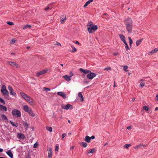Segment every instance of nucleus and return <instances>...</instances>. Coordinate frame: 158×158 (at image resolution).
<instances>
[{
    "instance_id": "f257e3e1",
    "label": "nucleus",
    "mask_w": 158,
    "mask_h": 158,
    "mask_svg": "<svg viewBox=\"0 0 158 158\" xmlns=\"http://www.w3.org/2000/svg\"><path fill=\"white\" fill-rule=\"evenodd\" d=\"M125 24L126 25V30L129 33L132 32L133 27V23L131 19L130 18H128L125 21Z\"/></svg>"
},
{
    "instance_id": "f03ea898",
    "label": "nucleus",
    "mask_w": 158,
    "mask_h": 158,
    "mask_svg": "<svg viewBox=\"0 0 158 158\" xmlns=\"http://www.w3.org/2000/svg\"><path fill=\"white\" fill-rule=\"evenodd\" d=\"M87 25V30L89 33H92L98 29L97 26L93 25L92 22L89 23Z\"/></svg>"
},
{
    "instance_id": "7ed1b4c3",
    "label": "nucleus",
    "mask_w": 158,
    "mask_h": 158,
    "mask_svg": "<svg viewBox=\"0 0 158 158\" xmlns=\"http://www.w3.org/2000/svg\"><path fill=\"white\" fill-rule=\"evenodd\" d=\"M12 114L13 115L16 116L17 117H19L21 116V113L19 110H13L12 111Z\"/></svg>"
},
{
    "instance_id": "20e7f679",
    "label": "nucleus",
    "mask_w": 158,
    "mask_h": 158,
    "mask_svg": "<svg viewBox=\"0 0 158 158\" xmlns=\"http://www.w3.org/2000/svg\"><path fill=\"white\" fill-rule=\"evenodd\" d=\"M1 92L3 95L6 94H8V91L6 90V86L4 85H2L1 87Z\"/></svg>"
},
{
    "instance_id": "39448f33",
    "label": "nucleus",
    "mask_w": 158,
    "mask_h": 158,
    "mask_svg": "<svg viewBox=\"0 0 158 158\" xmlns=\"http://www.w3.org/2000/svg\"><path fill=\"white\" fill-rule=\"evenodd\" d=\"M96 75L94 73H92L91 72L87 75V77L88 78L90 79H92L93 78L96 76Z\"/></svg>"
},
{
    "instance_id": "423d86ee",
    "label": "nucleus",
    "mask_w": 158,
    "mask_h": 158,
    "mask_svg": "<svg viewBox=\"0 0 158 158\" xmlns=\"http://www.w3.org/2000/svg\"><path fill=\"white\" fill-rule=\"evenodd\" d=\"M7 63L13 67H16L17 68H19V65L15 62L9 61L7 62Z\"/></svg>"
},
{
    "instance_id": "0eeeda50",
    "label": "nucleus",
    "mask_w": 158,
    "mask_h": 158,
    "mask_svg": "<svg viewBox=\"0 0 158 158\" xmlns=\"http://www.w3.org/2000/svg\"><path fill=\"white\" fill-rule=\"evenodd\" d=\"M17 137L20 139H24L25 138V135L22 133H17Z\"/></svg>"
},
{
    "instance_id": "6e6552de",
    "label": "nucleus",
    "mask_w": 158,
    "mask_h": 158,
    "mask_svg": "<svg viewBox=\"0 0 158 158\" xmlns=\"http://www.w3.org/2000/svg\"><path fill=\"white\" fill-rule=\"evenodd\" d=\"M8 89L9 90L11 95L15 96L16 94V93L14 91L12 88L10 86H9L8 87Z\"/></svg>"
},
{
    "instance_id": "1a4fd4ad",
    "label": "nucleus",
    "mask_w": 158,
    "mask_h": 158,
    "mask_svg": "<svg viewBox=\"0 0 158 158\" xmlns=\"http://www.w3.org/2000/svg\"><path fill=\"white\" fill-rule=\"evenodd\" d=\"M62 108L66 110H68L69 108L71 109L73 108V106L69 104H67L65 106H62Z\"/></svg>"
},
{
    "instance_id": "9d476101",
    "label": "nucleus",
    "mask_w": 158,
    "mask_h": 158,
    "mask_svg": "<svg viewBox=\"0 0 158 158\" xmlns=\"http://www.w3.org/2000/svg\"><path fill=\"white\" fill-rule=\"evenodd\" d=\"M47 70H44L41 71L36 73V76L39 77L40 75L43 74L47 73Z\"/></svg>"
},
{
    "instance_id": "9b49d317",
    "label": "nucleus",
    "mask_w": 158,
    "mask_h": 158,
    "mask_svg": "<svg viewBox=\"0 0 158 158\" xmlns=\"http://www.w3.org/2000/svg\"><path fill=\"white\" fill-rule=\"evenodd\" d=\"M23 109L25 111L27 112L28 113L31 110V108L29 107L27 105H24L23 106Z\"/></svg>"
},
{
    "instance_id": "f8f14e48",
    "label": "nucleus",
    "mask_w": 158,
    "mask_h": 158,
    "mask_svg": "<svg viewBox=\"0 0 158 158\" xmlns=\"http://www.w3.org/2000/svg\"><path fill=\"white\" fill-rule=\"evenodd\" d=\"M25 100L31 105H32L33 103V99L32 98L30 97L29 96H28L27 98Z\"/></svg>"
},
{
    "instance_id": "ddd939ff",
    "label": "nucleus",
    "mask_w": 158,
    "mask_h": 158,
    "mask_svg": "<svg viewBox=\"0 0 158 158\" xmlns=\"http://www.w3.org/2000/svg\"><path fill=\"white\" fill-rule=\"evenodd\" d=\"M79 70L85 74H89L91 72V71L89 70H85L82 68H80Z\"/></svg>"
},
{
    "instance_id": "4468645a",
    "label": "nucleus",
    "mask_w": 158,
    "mask_h": 158,
    "mask_svg": "<svg viewBox=\"0 0 158 158\" xmlns=\"http://www.w3.org/2000/svg\"><path fill=\"white\" fill-rule=\"evenodd\" d=\"M60 22L61 23H64L66 20V16L65 15L61 16Z\"/></svg>"
},
{
    "instance_id": "2eb2a0df",
    "label": "nucleus",
    "mask_w": 158,
    "mask_h": 158,
    "mask_svg": "<svg viewBox=\"0 0 158 158\" xmlns=\"http://www.w3.org/2000/svg\"><path fill=\"white\" fill-rule=\"evenodd\" d=\"M0 110L1 111H6L7 108L6 106L0 104Z\"/></svg>"
},
{
    "instance_id": "dca6fc26",
    "label": "nucleus",
    "mask_w": 158,
    "mask_h": 158,
    "mask_svg": "<svg viewBox=\"0 0 158 158\" xmlns=\"http://www.w3.org/2000/svg\"><path fill=\"white\" fill-rule=\"evenodd\" d=\"M57 94L59 95L60 96H61L63 97V98H65L66 97V95L63 92H59L57 93Z\"/></svg>"
},
{
    "instance_id": "f3484780",
    "label": "nucleus",
    "mask_w": 158,
    "mask_h": 158,
    "mask_svg": "<svg viewBox=\"0 0 158 158\" xmlns=\"http://www.w3.org/2000/svg\"><path fill=\"white\" fill-rule=\"evenodd\" d=\"M84 140L85 141L88 143L90 142L91 140L90 137L88 135L86 136L84 139Z\"/></svg>"
},
{
    "instance_id": "a211bd4d",
    "label": "nucleus",
    "mask_w": 158,
    "mask_h": 158,
    "mask_svg": "<svg viewBox=\"0 0 158 158\" xmlns=\"http://www.w3.org/2000/svg\"><path fill=\"white\" fill-rule=\"evenodd\" d=\"M20 95L24 99H26L27 98L28 96L27 94L24 93L23 92L20 93Z\"/></svg>"
},
{
    "instance_id": "6ab92c4d",
    "label": "nucleus",
    "mask_w": 158,
    "mask_h": 158,
    "mask_svg": "<svg viewBox=\"0 0 158 158\" xmlns=\"http://www.w3.org/2000/svg\"><path fill=\"white\" fill-rule=\"evenodd\" d=\"M6 154L11 158H12L13 157V154L12 153L10 150L7 151L6 152Z\"/></svg>"
},
{
    "instance_id": "aec40b11",
    "label": "nucleus",
    "mask_w": 158,
    "mask_h": 158,
    "mask_svg": "<svg viewBox=\"0 0 158 158\" xmlns=\"http://www.w3.org/2000/svg\"><path fill=\"white\" fill-rule=\"evenodd\" d=\"M158 51V50L157 48H155L154 49L152 50L151 52H149L148 53V54L149 55H152L153 54L155 53L157 51Z\"/></svg>"
},
{
    "instance_id": "412c9836",
    "label": "nucleus",
    "mask_w": 158,
    "mask_h": 158,
    "mask_svg": "<svg viewBox=\"0 0 158 158\" xmlns=\"http://www.w3.org/2000/svg\"><path fill=\"white\" fill-rule=\"evenodd\" d=\"M63 78L67 81H69L71 80L70 77L67 75L64 76L63 77Z\"/></svg>"
},
{
    "instance_id": "4be33fe9",
    "label": "nucleus",
    "mask_w": 158,
    "mask_h": 158,
    "mask_svg": "<svg viewBox=\"0 0 158 158\" xmlns=\"http://www.w3.org/2000/svg\"><path fill=\"white\" fill-rule=\"evenodd\" d=\"M94 0H89L87 1L85 4L83 6L84 8L86 7L88 5H89L91 2H93Z\"/></svg>"
},
{
    "instance_id": "5701e85b",
    "label": "nucleus",
    "mask_w": 158,
    "mask_h": 158,
    "mask_svg": "<svg viewBox=\"0 0 158 158\" xmlns=\"http://www.w3.org/2000/svg\"><path fill=\"white\" fill-rule=\"evenodd\" d=\"M78 96L80 98V99L81 102H83L84 101V98L82 94L80 92L78 93Z\"/></svg>"
},
{
    "instance_id": "b1692460",
    "label": "nucleus",
    "mask_w": 158,
    "mask_h": 158,
    "mask_svg": "<svg viewBox=\"0 0 158 158\" xmlns=\"http://www.w3.org/2000/svg\"><path fill=\"white\" fill-rule=\"evenodd\" d=\"M10 123L12 125V126H14L16 127H17L18 126V124L17 123H14L12 121H10Z\"/></svg>"
},
{
    "instance_id": "393cba45",
    "label": "nucleus",
    "mask_w": 158,
    "mask_h": 158,
    "mask_svg": "<svg viewBox=\"0 0 158 158\" xmlns=\"http://www.w3.org/2000/svg\"><path fill=\"white\" fill-rule=\"evenodd\" d=\"M79 144L81 146L83 147L84 148H86L87 146V144L85 142L80 143Z\"/></svg>"
},
{
    "instance_id": "a878e982",
    "label": "nucleus",
    "mask_w": 158,
    "mask_h": 158,
    "mask_svg": "<svg viewBox=\"0 0 158 158\" xmlns=\"http://www.w3.org/2000/svg\"><path fill=\"white\" fill-rule=\"evenodd\" d=\"M119 36L121 40L123 41L125 40V37L122 34H120L119 35Z\"/></svg>"
},
{
    "instance_id": "bb28decb",
    "label": "nucleus",
    "mask_w": 158,
    "mask_h": 158,
    "mask_svg": "<svg viewBox=\"0 0 158 158\" xmlns=\"http://www.w3.org/2000/svg\"><path fill=\"white\" fill-rule=\"evenodd\" d=\"M143 40V39H140L138 40H137L136 42V44L137 46L139 45L141 42H142V40Z\"/></svg>"
},
{
    "instance_id": "cd10ccee",
    "label": "nucleus",
    "mask_w": 158,
    "mask_h": 158,
    "mask_svg": "<svg viewBox=\"0 0 158 158\" xmlns=\"http://www.w3.org/2000/svg\"><path fill=\"white\" fill-rule=\"evenodd\" d=\"M23 125L24 126V127L25 129L27 130V129L28 128L29 125L26 122H24L23 123Z\"/></svg>"
},
{
    "instance_id": "c85d7f7f",
    "label": "nucleus",
    "mask_w": 158,
    "mask_h": 158,
    "mask_svg": "<svg viewBox=\"0 0 158 158\" xmlns=\"http://www.w3.org/2000/svg\"><path fill=\"white\" fill-rule=\"evenodd\" d=\"M9 94L8 93L6 94H4L3 95L4 96L6 99L8 100H10V98L9 97Z\"/></svg>"
},
{
    "instance_id": "c756f323",
    "label": "nucleus",
    "mask_w": 158,
    "mask_h": 158,
    "mask_svg": "<svg viewBox=\"0 0 158 158\" xmlns=\"http://www.w3.org/2000/svg\"><path fill=\"white\" fill-rule=\"evenodd\" d=\"M28 113L31 116L34 117L35 116V114L31 110L28 112Z\"/></svg>"
},
{
    "instance_id": "7c9ffc66",
    "label": "nucleus",
    "mask_w": 158,
    "mask_h": 158,
    "mask_svg": "<svg viewBox=\"0 0 158 158\" xmlns=\"http://www.w3.org/2000/svg\"><path fill=\"white\" fill-rule=\"evenodd\" d=\"M128 39L129 40V44H130V46H131V44L133 43L132 40H131V37H128Z\"/></svg>"
},
{
    "instance_id": "2f4dec72",
    "label": "nucleus",
    "mask_w": 158,
    "mask_h": 158,
    "mask_svg": "<svg viewBox=\"0 0 158 158\" xmlns=\"http://www.w3.org/2000/svg\"><path fill=\"white\" fill-rule=\"evenodd\" d=\"M94 149H90V150H89L87 152L88 153H93L94 152Z\"/></svg>"
},
{
    "instance_id": "473e14b6",
    "label": "nucleus",
    "mask_w": 158,
    "mask_h": 158,
    "mask_svg": "<svg viewBox=\"0 0 158 158\" xmlns=\"http://www.w3.org/2000/svg\"><path fill=\"white\" fill-rule=\"evenodd\" d=\"M1 116L2 119L7 120V118L5 115L2 114L1 115Z\"/></svg>"
},
{
    "instance_id": "72a5a7b5",
    "label": "nucleus",
    "mask_w": 158,
    "mask_h": 158,
    "mask_svg": "<svg viewBox=\"0 0 158 158\" xmlns=\"http://www.w3.org/2000/svg\"><path fill=\"white\" fill-rule=\"evenodd\" d=\"M46 129L50 132L52 131V128L51 127H46Z\"/></svg>"
},
{
    "instance_id": "f704fd0d",
    "label": "nucleus",
    "mask_w": 158,
    "mask_h": 158,
    "mask_svg": "<svg viewBox=\"0 0 158 158\" xmlns=\"http://www.w3.org/2000/svg\"><path fill=\"white\" fill-rule=\"evenodd\" d=\"M43 90H45L46 92H47L48 91H50V89L49 88L45 87H43Z\"/></svg>"
},
{
    "instance_id": "c9c22d12",
    "label": "nucleus",
    "mask_w": 158,
    "mask_h": 158,
    "mask_svg": "<svg viewBox=\"0 0 158 158\" xmlns=\"http://www.w3.org/2000/svg\"><path fill=\"white\" fill-rule=\"evenodd\" d=\"M0 102H1L3 104H5V102L4 100L1 98L0 97Z\"/></svg>"
},
{
    "instance_id": "e433bc0d",
    "label": "nucleus",
    "mask_w": 158,
    "mask_h": 158,
    "mask_svg": "<svg viewBox=\"0 0 158 158\" xmlns=\"http://www.w3.org/2000/svg\"><path fill=\"white\" fill-rule=\"evenodd\" d=\"M31 27V25H26L23 27V29H25L27 27L30 28Z\"/></svg>"
},
{
    "instance_id": "4c0bfd02",
    "label": "nucleus",
    "mask_w": 158,
    "mask_h": 158,
    "mask_svg": "<svg viewBox=\"0 0 158 158\" xmlns=\"http://www.w3.org/2000/svg\"><path fill=\"white\" fill-rule=\"evenodd\" d=\"M6 23H7L8 24H9L10 25H14V23L11 22H10V21H7L6 22Z\"/></svg>"
},
{
    "instance_id": "58836bf2",
    "label": "nucleus",
    "mask_w": 158,
    "mask_h": 158,
    "mask_svg": "<svg viewBox=\"0 0 158 158\" xmlns=\"http://www.w3.org/2000/svg\"><path fill=\"white\" fill-rule=\"evenodd\" d=\"M143 109L146 111H148V108L147 106H144L143 107Z\"/></svg>"
},
{
    "instance_id": "ea45409f",
    "label": "nucleus",
    "mask_w": 158,
    "mask_h": 158,
    "mask_svg": "<svg viewBox=\"0 0 158 158\" xmlns=\"http://www.w3.org/2000/svg\"><path fill=\"white\" fill-rule=\"evenodd\" d=\"M111 67H107L106 68H105L104 69V70H107V71H108V70H111Z\"/></svg>"
},
{
    "instance_id": "a19ab883",
    "label": "nucleus",
    "mask_w": 158,
    "mask_h": 158,
    "mask_svg": "<svg viewBox=\"0 0 158 158\" xmlns=\"http://www.w3.org/2000/svg\"><path fill=\"white\" fill-rule=\"evenodd\" d=\"M130 144H126L124 146V147L126 148H128L129 147L131 146Z\"/></svg>"
},
{
    "instance_id": "79ce46f5",
    "label": "nucleus",
    "mask_w": 158,
    "mask_h": 158,
    "mask_svg": "<svg viewBox=\"0 0 158 158\" xmlns=\"http://www.w3.org/2000/svg\"><path fill=\"white\" fill-rule=\"evenodd\" d=\"M144 85H145L144 83L143 82H142L140 83V84L139 85V87L141 88H143V86H144Z\"/></svg>"
},
{
    "instance_id": "37998d69",
    "label": "nucleus",
    "mask_w": 158,
    "mask_h": 158,
    "mask_svg": "<svg viewBox=\"0 0 158 158\" xmlns=\"http://www.w3.org/2000/svg\"><path fill=\"white\" fill-rule=\"evenodd\" d=\"M38 143H37V142H36L34 144V146H33V147L34 148H37L38 147Z\"/></svg>"
},
{
    "instance_id": "c03bdc74",
    "label": "nucleus",
    "mask_w": 158,
    "mask_h": 158,
    "mask_svg": "<svg viewBox=\"0 0 158 158\" xmlns=\"http://www.w3.org/2000/svg\"><path fill=\"white\" fill-rule=\"evenodd\" d=\"M48 153L52 154V149L51 148H49V150H48Z\"/></svg>"
},
{
    "instance_id": "a18cd8bd",
    "label": "nucleus",
    "mask_w": 158,
    "mask_h": 158,
    "mask_svg": "<svg viewBox=\"0 0 158 158\" xmlns=\"http://www.w3.org/2000/svg\"><path fill=\"white\" fill-rule=\"evenodd\" d=\"M127 66H123V69L125 71H127Z\"/></svg>"
},
{
    "instance_id": "49530a36",
    "label": "nucleus",
    "mask_w": 158,
    "mask_h": 158,
    "mask_svg": "<svg viewBox=\"0 0 158 158\" xmlns=\"http://www.w3.org/2000/svg\"><path fill=\"white\" fill-rule=\"evenodd\" d=\"M66 134L65 133H63L62 135V139L63 140V139L66 136Z\"/></svg>"
},
{
    "instance_id": "de8ad7c7",
    "label": "nucleus",
    "mask_w": 158,
    "mask_h": 158,
    "mask_svg": "<svg viewBox=\"0 0 158 158\" xmlns=\"http://www.w3.org/2000/svg\"><path fill=\"white\" fill-rule=\"evenodd\" d=\"M71 47L73 48V50L72 51V52H75L77 51V49L75 48L74 47H72V46H71Z\"/></svg>"
},
{
    "instance_id": "09e8293b",
    "label": "nucleus",
    "mask_w": 158,
    "mask_h": 158,
    "mask_svg": "<svg viewBox=\"0 0 158 158\" xmlns=\"http://www.w3.org/2000/svg\"><path fill=\"white\" fill-rule=\"evenodd\" d=\"M58 148L59 146L57 145H56L55 148V151L58 152Z\"/></svg>"
},
{
    "instance_id": "8fccbe9b",
    "label": "nucleus",
    "mask_w": 158,
    "mask_h": 158,
    "mask_svg": "<svg viewBox=\"0 0 158 158\" xmlns=\"http://www.w3.org/2000/svg\"><path fill=\"white\" fill-rule=\"evenodd\" d=\"M89 82V81H88L86 79H85L84 80L83 83L86 84L88 83Z\"/></svg>"
},
{
    "instance_id": "3c124183",
    "label": "nucleus",
    "mask_w": 158,
    "mask_h": 158,
    "mask_svg": "<svg viewBox=\"0 0 158 158\" xmlns=\"http://www.w3.org/2000/svg\"><path fill=\"white\" fill-rule=\"evenodd\" d=\"M142 145H143V143H141L139 145H137V146H138V148H141L142 146Z\"/></svg>"
},
{
    "instance_id": "603ef678",
    "label": "nucleus",
    "mask_w": 158,
    "mask_h": 158,
    "mask_svg": "<svg viewBox=\"0 0 158 158\" xmlns=\"http://www.w3.org/2000/svg\"><path fill=\"white\" fill-rule=\"evenodd\" d=\"M15 42V40L14 39H12L11 40V42L12 43H14Z\"/></svg>"
},
{
    "instance_id": "864d4df0",
    "label": "nucleus",
    "mask_w": 158,
    "mask_h": 158,
    "mask_svg": "<svg viewBox=\"0 0 158 158\" xmlns=\"http://www.w3.org/2000/svg\"><path fill=\"white\" fill-rule=\"evenodd\" d=\"M125 48H126V50L127 51H128V50H129L130 49L128 45H126Z\"/></svg>"
},
{
    "instance_id": "5fc2aeb1",
    "label": "nucleus",
    "mask_w": 158,
    "mask_h": 158,
    "mask_svg": "<svg viewBox=\"0 0 158 158\" xmlns=\"http://www.w3.org/2000/svg\"><path fill=\"white\" fill-rule=\"evenodd\" d=\"M48 156L49 157V158H51L52 156V154H50V153H48Z\"/></svg>"
},
{
    "instance_id": "6e6d98bb",
    "label": "nucleus",
    "mask_w": 158,
    "mask_h": 158,
    "mask_svg": "<svg viewBox=\"0 0 158 158\" xmlns=\"http://www.w3.org/2000/svg\"><path fill=\"white\" fill-rule=\"evenodd\" d=\"M90 139L91 140V139H94L95 138V136H94V135H92V136H91V137H90Z\"/></svg>"
},
{
    "instance_id": "4d7b16f0",
    "label": "nucleus",
    "mask_w": 158,
    "mask_h": 158,
    "mask_svg": "<svg viewBox=\"0 0 158 158\" xmlns=\"http://www.w3.org/2000/svg\"><path fill=\"white\" fill-rule=\"evenodd\" d=\"M131 128V126H129L128 127H127V128L128 130H130Z\"/></svg>"
},
{
    "instance_id": "13d9d810",
    "label": "nucleus",
    "mask_w": 158,
    "mask_h": 158,
    "mask_svg": "<svg viewBox=\"0 0 158 158\" xmlns=\"http://www.w3.org/2000/svg\"><path fill=\"white\" fill-rule=\"evenodd\" d=\"M73 75V74L72 73V72H70V74H69V75H70V76H69V77H72Z\"/></svg>"
},
{
    "instance_id": "bf43d9fd",
    "label": "nucleus",
    "mask_w": 158,
    "mask_h": 158,
    "mask_svg": "<svg viewBox=\"0 0 158 158\" xmlns=\"http://www.w3.org/2000/svg\"><path fill=\"white\" fill-rule=\"evenodd\" d=\"M123 42L124 43V44L126 45H128L127 43H126V40H125L124 41H123Z\"/></svg>"
},
{
    "instance_id": "052dcab7",
    "label": "nucleus",
    "mask_w": 158,
    "mask_h": 158,
    "mask_svg": "<svg viewBox=\"0 0 158 158\" xmlns=\"http://www.w3.org/2000/svg\"><path fill=\"white\" fill-rule=\"evenodd\" d=\"M156 100L158 101V94L156 95Z\"/></svg>"
},
{
    "instance_id": "680f3d73",
    "label": "nucleus",
    "mask_w": 158,
    "mask_h": 158,
    "mask_svg": "<svg viewBox=\"0 0 158 158\" xmlns=\"http://www.w3.org/2000/svg\"><path fill=\"white\" fill-rule=\"evenodd\" d=\"M75 43L77 44H79L80 43L79 42H78V41H76L75 42Z\"/></svg>"
},
{
    "instance_id": "e2e57ef3",
    "label": "nucleus",
    "mask_w": 158,
    "mask_h": 158,
    "mask_svg": "<svg viewBox=\"0 0 158 158\" xmlns=\"http://www.w3.org/2000/svg\"><path fill=\"white\" fill-rule=\"evenodd\" d=\"M74 148V146H72L70 147V149L71 150H72Z\"/></svg>"
},
{
    "instance_id": "0e129e2a",
    "label": "nucleus",
    "mask_w": 158,
    "mask_h": 158,
    "mask_svg": "<svg viewBox=\"0 0 158 158\" xmlns=\"http://www.w3.org/2000/svg\"><path fill=\"white\" fill-rule=\"evenodd\" d=\"M3 151V149L2 148H0V152H2Z\"/></svg>"
},
{
    "instance_id": "69168bd1",
    "label": "nucleus",
    "mask_w": 158,
    "mask_h": 158,
    "mask_svg": "<svg viewBox=\"0 0 158 158\" xmlns=\"http://www.w3.org/2000/svg\"><path fill=\"white\" fill-rule=\"evenodd\" d=\"M118 54V53H114L113 54V55L114 56H116Z\"/></svg>"
},
{
    "instance_id": "338daca9",
    "label": "nucleus",
    "mask_w": 158,
    "mask_h": 158,
    "mask_svg": "<svg viewBox=\"0 0 158 158\" xmlns=\"http://www.w3.org/2000/svg\"><path fill=\"white\" fill-rule=\"evenodd\" d=\"M108 144V143L107 142H106L104 145V146H106V145H107Z\"/></svg>"
},
{
    "instance_id": "774afa93",
    "label": "nucleus",
    "mask_w": 158,
    "mask_h": 158,
    "mask_svg": "<svg viewBox=\"0 0 158 158\" xmlns=\"http://www.w3.org/2000/svg\"><path fill=\"white\" fill-rule=\"evenodd\" d=\"M155 110L156 111L158 110V107H156L155 109Z\"/></svg>"
}]
</instances>
